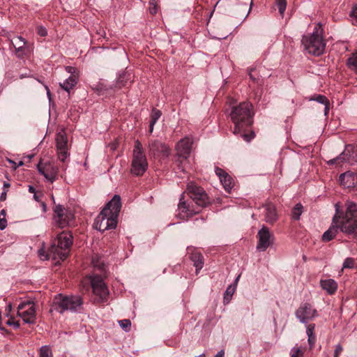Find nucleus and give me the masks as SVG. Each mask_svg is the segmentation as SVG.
Masks as SVG:
<instances>
[{
	"mask_svg": "<svg viewBox=\"0 0 357 357\" xmlns=\"http://www.w3.org/2000/svg\"><path fill=\"white\" fill-rule=\"evenodd\" d=\"M57 153H58L59 159L63 162H64L66 161L68 156L69 155L68 149L57 150Z\"/></svg>",
	"mask_w": 357,
	"mask_h": 357,
	"instance_id": "4c0bfd02",
	"label": "nucleus"
},
{
	"mask_svg": "<svg viewBox=\"0 0 357 357\" xmlns=\"http://www.w3.org/2000/svg\"><path fill=\"white\" fill-rule=\"evenodd\" d=\"M249 76H250V78L251 79H252L254 82H255L257 80V79L254 77V75H252V74L251 73V71L249 73Z\"/></svg>",
	"mask_w": 357,
	"mask_h": 357,
	"instance_id": "4d7b16f0",
	"label": "nucleus"
},
{
	"mask_svg": "<svg viewBox=\"0 0 357 357\" xmlns=\"http://www.w3.org/2000/svg\"><path fill=\"white\" fill-rule=\"evenodd\" d=\"M190 258L193 262V265L196 268L195 273L197 275L199 271L203 268L204 257L199 252H193L191 254Z\"/></svg>",
	"mask_w": 357,
	"mask_h": 357,
	"instance_id": "b1692460",
	"label": "nucleus"
},
{
	"mask_svg": "<svg viewBox=\"0 0 357 357\" xmlns=\"http://www.w3.org/2000/svg\"><path fill=\"white\" fill-rule=\"evenodd\" d=\"M149 11L152 15H154L157 13V6L153 1H150Z\"/></svg>",
	"mask_w": 357,
	"mask_h": 357,
	"instance_id": "a18cd8bd",
	"label": "nucleus"
},
{
	"mask_svg": "<svg viewBox=\"0 0 357 357\" xmlns=\"http://www.w3.org/2000/svg\"><path fill=\"white\" fill-rule=\"evenodd\" d=\"M346 211L343 213L339 209L337 220L340 222V231L357 240V204L347 200Z\"/></svg>",
	"mask_w": 357,
	"mask_h": 357,
	"instance_id": "7ed1b4c3",
	"label": "nucleus"
},
{
	"mask_svg": "<svg viewBox=\"0 0 357 357\" xmlns=\"http://www.w3.org/2000/svg\"><path fill=\"white\" fill-rule=\"evenodd\" d=\"M192 140L190 137L181 139L176 144L177 157L187 160L191 151Z\"/></svg>",
	"mask_w": 357,
	"mask_h": 357,
	"instance_id": "f3484780",
	"label": "nucleus"
},
{
	"mask_svg": "<svg viewBox=\"0 0 357 357\" xmlns=\"http://www.w3.org/2000/svg\"><path fill=\"white\" fill-rule=\"evenodd\" d=\"M348 66L357 73V53L353 54L347 61Z\"/></svg>",
	"mask_w": 357,
	"mask_h": 357,
	"instance_id": "7c9ffc66",
	"label": "nucleus"
},
{
	"mask_svg": "<svg viewBox=\"0 0 357 357\" xmlns=\"http://www.w3.org/2000/svg\"><path fill=\"white\" fill-rule=\"evenodd\" d=\"M257 236L258 242L256 249L259 252L266 251L273 243L274 236L269 229L264 225L258 231Z\"/></svg>",
	"mask_w": 357,
	"mask_h": 357,
	"instance_id": "ddd939ff",
	"label": "nucleus"
},
{
	"mask_svg": "<svg viewBox=\"0 0 357 357\" xmlns=\"http://www.w3.org/2000/svg\"><path fill=\"white\" fill-rule=\"evenodd\" d=\"M45 89H46V91H47V96L49 97V98H50L51 93H50V89H49V88H48V86L45 85Z\"/></svg>",
	"mask_w": 357,
	"mask_h": 357,
	"instance_id": "5fc2aeb1",
	"label": "nucleus"
},
{
	"mask_svg": "<svg viewBox=\"0 0 357 357\" xmlns=\"http://www.w3.org/2000/svg\"><path fill=\"white\" fill-rule=\"evenodd\" d=\"M24 165V162L22 161H20L19 163H18V166H22Z\"/></svg>",
	"mask_w": 357,
	"mask_h": 357,
	"instance_id": "0e129e2a",
	"label": "nucleus"
},
{
	"mask_svg": "<svg viewBox=\"0 0 357 357\" xmlns=\"http://www.w3.org/2000/svg\"><path fill=\"white\" fill-rule=\"evenodd\" d=\"M148 148L150 155L167 158L169 155L168 146L158 139L150 140Z\"/></svg>",
	"mask_w": 357,
	"mask_h": 357,
	"instance_id": "4468645a",
	"label": "nucleus"
},
{
	"mask_svg": "<svg viewBox=\"0 0 357 357\" xmlns=\"http://www.w3.org/2000/svg\"><path fill=\"white\" fill-rule=\"evenodd\" d=\"M121 208V197L115 195L95 219L94 228L102 232L114 229Z\"/></svg>",
	"mask_w": 357,
	"mask_h": 357,
	"instance_id": "f03ea898",
	"label": "nucleus"
},
{
	"mask_svg": "<svg viewBox=\"0 0 357 357\" xmlns=\"http://www.w3.org/2000/svg\"><path fill=\"white\" fill-rule=\"evenodd\" d=\"M321 287L330 295L335 294L337 289V282L333 279L321 280L320 281Z\"/></svg>",
	"mask_w": 357,
	"mask_h": 357,
	"instance_id": "4be33fe9",
	"label": "nucleus"
},
{
	"mask_svg": "<svg viewBox=\"0 0 357 357\" xmlns=\"http://www.w3.org/2000/svg\"><path fill=\"white\" fill-rule=\"evenodd\" d=\"M324 106V114L327 116L329 112L330 102H328V103L325 104Z\"/></svg>",
	"mask_w": 357,
	"mask_h": 357,
	"instance_id": "603ef678",
	"label": "nucleus"
},
{
	"mask_svg": "<svg viewBox=\"0 0 357 357\" xmlns=\"http://www.w3.org/2000/svg\"><path fill=\"white\" fill-rule=\"evenodd\" d=\"M89 279L93 292L97 296L96 302L106 301L109 295V290L102 278L100 275H93L90 276Z\"/></svg>",
	"mask_w": 357,
	"mask_h": 357,
	"instance_id": "9d476101",
	"label": "nucleus"
},
{
	"mask_svg": "<svg viewBox=\"0 0 357 357\" xmlns=\"http://www.w3.org/2000/svg\"><path fill=\"white\" fill-rule=\"evenodd\" d=\"M73 244V236L70 231H63L58 234L57 238L54 241L49 251L58 257L60 259L64 260L68 255V249Z\"/></svg>",
	"mask_w": 357,
	"mask_h": 357,
	"instance_id": "423d86ee",
	"label": "nucleus"
},
{
	"mask_svg": "<svg viewBox=\"0 0 357 357\" xmlns=\"http://www.w3.org/2000/svg\"><path fill=\"white\" fill-rule=\"evenodd\" d=\"M335 207V214L333 218L332 225L322 235V241L324 242H328L333 239L338 233V231L340 230V222L337 220V217H341L340 215H337L339 213V203H337Z\"/></svg>",
	"mask_w": 357,
	"mask_h": 357,
	"instance_id": "2eb2a0df",
	"label": "nucleus"
},
{
	"mask_svg": "<svg viewBox=\"0 0 357 357\" xmlns=\"http://www.w3.org/2000/svg\"><path fill=\"white\" fill-rule=\"evenodd\" d=\"M12 43L16 52L20 53L22 51V49L26 44V41L22 36H17L14 39Z\"/></svg>",
	"mask_w": 357,
	"mask_h": 357,
	"instance_id": "bb28decb",
	"label": "nucleus"
},
{
	"mask_svg": "<svg viewBox=\"0 0 357 357\" xmlns=\"http://www.w3.org/2000/svg\"><path fill=\"white\" fill-rule=\"evenodd\" d=\"M196 357H205V356H204V354H201V355H199L198 356H196Z\"/></svg>",
	"mask_w": 357,
	"mask_h": 357,
	"instance_id": "338daca9",
	"label": "nucleus"
},
{
	"mask_svg": "<svg viewBox=\"0 0 357 357\" xmlns=\"http://www.w3.org/2000/svg\"><path fill=\"white\" fill-rule=\"evenodd\" d=\"M9 186H10V183H4V184H3V188H8Z\"/></svg>",
	"mask_w": 357,
	"mask_h": 357,
	"instance_id": "052dcab7",
	"label": "nucleus"
},
{
	"mask_svg": "<svg viewBox=\"0 0 357 357\" xmlns=\"http://www.w3.org/2000/svg\"><path fill=\"white\" fill-rule=\"evenodd\" d=\"M29 191L30 192H35V188L33 186L30 185L29 188Z\"/></svg>",
	"mask_w": 357,
	"mask_h": 357,
	"instance_id": "13d9d810",
	"label": "nucleus"
},
{
	"mask_svg": "<svg viewBox=\"0 0 357 357\" xmlns=\"http://www.w3.org/2000/svg\"><path fill=\"white\" fill-rule=\"evenodd\" d=\"M239 278H240V275H238L237 278L235 280V283H237V282L238 281Z\"/></svg>",
	"mask_w": 357,
	"mask_h": 357,
	"instance_id": "69168bd1",
	"label": "nucleus"
},
{
	"mask_svg": "<svg viewBox=\"0 0 357 357\" xmlns=\"http://www.w3.org/2000/svg\"><path fill=\"white\" fill-rule=\"evenodd\" d=\"M300 352V349L294 348L291 357H298V354Z\"/></svg>",
	"mask_w": 357,
	"mask_h": 357,
	"instance_id": "8fccbe9b",
	"label": "nucleus"
},
{
	"mask_svg": "<svg viewBox=\"0 0 357 357\" xmlns=\"http://www.w3.org/2000/svg\"><path fill=\"white\" fill-rule=\"evenodd\" d=\"M79 79L78 75L69 76L63 82L59 83V86L61 89L70 93V90L73 89L77 84Z\"/></svg>",
	"mask_w": 357,
	"mask_h": 357,
	"instance_id": "5701e85b",
	"label": "nucleus"
},
{
	"mask_svg": "<svg viewBox=\"0 0 357 357\" xmlns=\"http://www.w3.org/2000/svg\"><path fill=\"white\" fill-rule=\"evenodd\" d=\"M17 314L26 324H32L36 321V308L32 301H28L20 303L17 307Z\"/></svg>",
	"mask_w": 357,
	"mask_h": 357,
	"instance_id": "f8f14e48",
	"label": "nucleus"
},
{
	"mask_svg": "<svg viewBox=\"0 0 357 357\" xmlns=\"http://www.w3.org/2000/svg\"><path fill=\"white\" fill-rule=\"evenodd\" d=\"M323 32L321 24L319 23L312 33L303 36L302 44L309 54L314 56H320L324 54L326 43L323 39Z\"/></svg>",
	"mask_w": 357,
	"mask_h": 357,
	"instance_id": "20e7f679",
	"label": "nucleus"
},
{
	"mask_svg": "<svg viewBox=\"0 0 357 357\" xmlns=\"http://www.w3.org/2000/svg\"><path fill=\"white\" fill-rule=\"evenodd\" d=\"M214 357H225V351L221 349Z\"/></svg>",
	"mask_w": 357,
	"mask_h": 357,
	"instance_id": "864d4df0",
	"label": "nucleus"
},
{
	"mask_svg": "<svg viewBox=\"0 0 357 357\" xmlns=\"http://www.w3.org/2000/svg\"><path fill=\"white\" fill-rule=\"evenodd\" d=\"M215 172L220 179L222 178V177H224L225 176H226L227 174H228L224 169H222L218 167H215Z\"/></svg>",
	"mask_w": 357,
	"mask_h": 357,
	"instance_id": "a19ab883",
	"label": "nucleus"
},
{
	"mask_svg": "<svg viewBox=\"0 0 357 357\" xmlns=\"http://www.w3.org/2000/svg\"><path fill=\"white\" fill-rule=\"evenodd\" d=\"M314 324H310L307 327L306 333L308 336V342L310 346H312L314 344L315 340H316V337L314 335Z\"/></svg>",
	"mask_w": 357,
	"mask_h": 357,
	"instance_id": "c85d7f7f",
	"label": "nucleus"
},
{
	"mask_svg": "<svg viewBox=\"0 0 357 357\" xmlns=\"http://www.w3.org/2000/svg\"><path fill=\"white\" fill-rule=\"evenodd\" d=\"M344 162H348L351 165L357 162V147L351 144L347 145L344 151L335 158L330 160L328 162V164L339 165Z\"/></svg>",
	"mask_w": 357,
	"mask_h": 357,
	"instance_id": "9b49d317",
	"label": "nucleus"
},
{
	"mask_svg": "<svg viewBox=\"0 0 357 357\" xmlns=\"http://www.w3.org/2000/svg\"><path fill=\"white\" fill-rule=\"evenodd\" d=\"M6 190H5L3 192H1V195H0V200L1 201H5L6 199Z\"/></svg>",
	"mask_w": 357,
	"mask_h": 357,
	"instance_id": "3c124183",
	"label": "nucleus"
},
{
	"mask_svg": "<svg viewBox=\"0 0 357 357\" xmlns=\"http://www.w3.org/2000/svg\"><path fill=\"white\" fill-rule=\"evenodd\" d=\"M37 33L42 37H45L47 35V30L45 27L40 26L37 27Z\"/></svg>",
	"mask_w": 357,
	"mask_h": 357,
	"instance_id": "79ce46f5",
	"label": "nucleus"
},
{
	"mask_svg": "<svg viewBox=\"0 0 357 357\" xmlns=\"http://www.w3.org/2000/svg\"><path fill=\"white\" fill-rule=\"evenodd\" d=\"M310 100L317 101L321 104L325 105L328 103L329 100L328 98L324 95H317L314 97H312L309 99Z\"/></svg>",
	"mask_w": 357,
	"mask_h": 357,
	"instance_id": "f704fd0d",
	"label": "nucleus"
},
{
	"mask_svg": "<svg viewBox=\"0 0 357 357\" xmlns=\"http://www.w3.org/2000/svg\"><path fill=\"white\" fill-rule=\"evenodd\" d=\"M53 211L54 223L61 229L70 225L74 220V214L61 204L56 205Z\"/></svg>",
	"mask_w": 357,
	"mask_h": 357,
	"instance_id": "1a4fd4ad",
	"label": "nucleus"
},
{
	"mask_svg": "<svg viewBox=\"0 0 357 357\" xmlns=\"http://www.w3.org/2000/svg\"><path fill=\"white\" fill-rule=\"evenodd\" d=\"M82 304V298L79 296H63L60 294L55 296L53 302L54 310L60 313L66 310L73 312H79Z\"/></svg>",
	"mask_w": 357,
	"mask_h": 357,
	"instance_id": "39448f33",
	"label": "nucleus"
},
{
	"mask_svg": "<svg viewBox=\"0 0 357 357\" xmlns=\"http://www.w3.org/2000/svg\"><path fill=\"white\" fill-rule=\"evenodd\" d=\"M252 105L249 102H243L236 106H234L230 113V117L234 123L233 133L240 135V137L245 142H250L255 136L253 131L245 133L248 127L250 126L252 121Z\"/></svg>",
	"mask_w": 357,
	"mask_h": 357,
	"instance_id": "f257e3e1",
	"label": "nucleus"
},
{
	"mask_svg": "<svg viewBox=\"0 0 357 357\" xmlns=\"http://www.w3.org/2000/svg\"><path fill=\"white\" fill-rule=\"evenodd\" d=\"M119 324L120 326L122 328V329L126 332H128L130 331L131 321L129 319L120 320L119 321Z\"/></svg>",
	"mask_w": 357,
	"mask_h": 357,
	"instance_id": "c9c22d12",
	"label": "nucleus"
},
{
	"mask_svg": "<svg viewBox=\"0 0 357 357\" xmlns=\"http://www.w3.org/2000/svg\"><path fill=\"white\" fill-rule=\"evenodd\" d=\"M187 192L193 202L200 207H206L210 204L208 195L202 187L194 182L187 185Z\"/></svg>",
	"mask_w": 357,
	"mask_h": 357,
	"instance_id": "6e6552de",
	"label": "nucleus"
},
{
	"mask_svg": "<svg viewBox=\"0 0 357 357\" xmlns=\"http://www.w3.org/2000/svg\"><path fill=\"white\" fill-rule=\"evenodd\" d=\"M342 185L346 188L357 189V173L350 171L341 174L339 177Z\"/></svg>",
	"mask_w": 357,
	"mask_h": 357,
	"instance_id": "a211bd4d",
	"label": "nucleus"
},
{
	"mask_svg": "<svg viewBox=\"0 0 357 357\" xmlns=\"http://www.w3.org/2000/svg\"><path fill=\"white\" fill-rule=\"evenodd\" d=\"M183 160H184L182 159V158H178L177 156H176V158L175 159V162L177 163L178 169L181 172H185V169H184V167L183 165Z\"/></svg>",
	"mask_w": 357,
	"mask_h": 357,
	"instance_id": "37998d69",
	"label": "nucleus"
},
{
	"mask_svg": "<svg viewBox=\"0 0 357 357\" xmlns=\"http://www.w3.org/2000/svg\"><path fill=\"white\" fill-rule=\"evenodd\" d=\"M354 259L353 258H347L343 263V268H351L354 266Z\"/></svg>",
	"mask_w": 357,
	"mask_h": 357,
	"instance_id": "58836bf2",
	"label": "nucleus"
},
{
	"mask_svg": "<svg viewBox=\"0 0 357 357\" xmlns=\"http://www.w3.org/2000/svg\"><path fill=\"white\" fill-rule=\"evenodd\" d=\"M148 169V162L142 143L137 139L132 153L130 172L137 176H142Z\"/></svg>",
	"mask_w": 357,
	"mask_h": 357,
	"instance_id": "0eeeda50",
	"label": "nucleus"
},
{
	"mask_svg": "<svg viewBox=\"0 0 357 357\" xmlns=\"http://www.w3.org/2000/svg\"><path fill=\"white\" fill-rule=\"evenodd\" d=\"M342 350H343L342 347L340 344H337L335 347V351H334V355L339 356L341 354V352L342 351Z\"/></svg>",
	"mask_w": 357,
	"mask_h": 357,
	"instance_id": "49530a36",
	"label": "nucleus"
},
{
	"mask_svg": "<svg viewBox=\"0 0 357 357\" xmlns=\"http://www.w3.org/2000/svg\"><path fill=\"white\" fill-rule=\"evenodd\" d=\"M6 324L8 326H13L15 328H18L20 327V324L18 321H15L12 319H8L6 321Z\"/></svg>",
	"mask_w": 357,
	"mask_h": 357,
	"instance_id": "c03bdc74",
	"label": "nucleus"
},
{
	"mask_svg": "<svg viewBox=\"0 0 357 357\" xmlns=\"http://www.w3.org/2000/svg\"><path fill=\"white\" fill-rule=\"evenodd\" d=\"M220 181L222 184L225 191L229 193L234 187L233 178L229 174H227L220 178Z\"/></svg>",
	"mask_w": 357,
	"mask_h": 357,
	"instance_id": "a878e982",
	"label": "nucleus"
},
{
	"mask_svg": "<svg viewBox=\"0 0 357 357\" xmlns=\"http://www.w3.org/2000/svg\"><path fill=\"white\" fill-rule=\"evenodd\" d=\"M33 157V155H29V159H31Z\"/></svg>",
	"mask_w": 357,
	"mask_h": 357,
	"instance_id": "774afa93",
	"label": "nucleus"
},
{
	"mask_svg": "<svg viewBox=\"0 0 357 357\" xmlns=\"http://www.w3.org/2000/svg\"><path fill=\"white\" fill-rule=\"evenodd\" d=\"M236 290V285L235 284H230L229 287H227L225 294H224V303H229L230 300L231 299V297Z\"/></svg>",
	"mask_w": 357,
	"mask_h": 357,
	"instance_id": "cd10ccee",
	"label": "nucleus"
},
{
	"mask_svg": "<svg viewBox=\"0 0 357 357\" xmlns=\"http://www.w3.org/2000/svg\"><path fill=\"white\" fill-rule=\"evenodd\" d=\"M65 69L68 73L70 74V76L78 75L77 69L73 66H68L65 67Z\"/></svg>",
	"mask_w": 357,
	"mask_h": 357,
	"instance_id": "ea45409f",
	"label": "nucleus"
},
{
	"mask_svg": "<svg viewBox=\"0 0 357 357\" xmlns=\"http://www.w3.org/2000/svg\"><path fill=\"white\" fill-rule=\"evenodd\" d=\"M1 215H3V216L6 215V211L4 209H2L1 211Z\"/></svg>",
	"mask_w": 357,
	"mask_h": 357,
	"instance_id": "e2e57ef3",
	"label": "nucleus"
},
{
	"mask_svg": "<svg viewBox=\"0 0 357 357\" xmlns=\"http://www.w3.org/2000/svg\"><path fill=\"white\" fill-rule=\"evenodd\" d=\"M247 2L245 3V4H247L248 2L250 1V6H252V0H246ZM250 8H251V7H250ZM250 10V9H249V11Z\"/></svg>",
	"mask_w": 357,
	"mask_h": 357,
	"instance_id": "680f3d73",
	"label": "nucleus"
},
{
	"mask_svg": "<svg viewBox=\"0 0 357 357\" xmlns=\"http://www.w3.org/2000/svg\"><path fill=\"white\" fill-rule=\"evenodd\" d=\"M7 226V220L6 218H0V229L3 230Z\"/></svg>",
	"mask_w": 357,
	"mask_h": 357,
	"instance_id": "de8ad7c7",
	"label": "nucleus"
},
{
	"mask_svg": "<svg viewBox=\"0 0 357 357\" xmlns=\"http://www.w3.org/2000/svg\"><path fill=\"white\" fill-rule=\"evenodd\" d=\"M350 16L357 20V5H356L351 10Z\"/></svg>",
	"mask_w": 357,
	"mask_h": 357,
	"instance_id": "09e8293b",
	"label": "nucleus"
},
{
	"mask_svg": "<svg viewBox=\"0 0 357 357\" xmlns=\"http://www.w3.org/2000/svg\"><path fill=\"white\" fill-rule=\"evenodd\" d=\"M303 206L301 204H297L292 210V218L298 220L303 213Z\"/></svg>",
	"mask_w": 357,
	"mask_h": 357,
	"instance_id": "c756f323",
	"label": "nucleus"
},
{
	"mask_svg": "<svg viewBox=\"0 0 357 357\" xmlns=\"http://www.w3.org/2000/svg\"><path fill=\"white\" fill-rule=\"evenodd\" d=\"M38 169L39 173L43 175L48 181L53 183L56 180L58 174V168L56 166L50 163H45L43 167L38 165Z\"/></svg>",
	"mask_w": 357,
	"mask_h": 357,
	"instance_id": "6ab92c4d",
	"label": "nucleus"
},
{
	"mask_svg": "<svg viewBox=\"0 0 357 357\" xmlns=\"http://www.w3.org/2000/svg\"><path fill=\"white\" fill-rule=\"evenodd\" d=\"M153 126H154V125H152V122H151V121H150V125H149V132H153Z\"/></svg>",
	"mask_w": 357,
	"mask_h": 357,
	"instance_id": "6e6d98bb",
	"label": "nucleus"
},
{
	"mask_svg": "<svg viewBox=\"0 0 357 357\" xmlns=\"http://www.w3.org/2000/svg\"><path fill=\"white\" fill-rule=\"evenodd\" d=\"M261 209L264 215V220L271 225H273L278 220V214L275 206L272 203L264 204Z\"/></svg>",
	"mask_w": 357,
	"mask_h": 357,
	"instance_id": "412c9836",
	"label": "nucleus"
},
{
	"mask_svg": "<svg viewBox=\"0 0 357 357\" xmlns=\"http://www.w3.org/2000/svg\"><path fill=\"white\" fill-rule=\"evenodd\" d=\"M277 6L278 8L279 13L281 15H283L286 6H287V2L286 0H277Z\"/></svg>",
	"mask_w": 357,
	"mask_h": 357,
	"instance_id": "e433bc0d",
	"label": "nucleus"
},
{
	"mask_svg": "<svg viewBox=\"0 0 357 357\" xmlns=\"http://www.w3.org/2000/svg\"><path fill=\"white\" fill-rule=\"evenodd\" d=\"M296 317L301 323L306 324L317 316V310L309 303L302 304L296 312Z\"/></svg>",
	"mask_w": 357,
	"mask_h": 357,
	"instance_id": "dca6fc26",
	"label": "nucleus"
},
{
	"mask_svg": "<svg viewBox=\"0 0 357 357\" xmlns=\"http://www.w3.org/2000/svg\"><path fill=\"white\" fill-rule=\"evenodd\" d=\"M39 357H52L51 348L47 345L41 347Z\"/></svg>",
	"mask_w": 357,
	"mask_h": 357,
	"instance_id": "473e14b6",
	"label": "nucleus"
},
{
	"mask_svg": "<svg viewBox=\"0 0 357 357\" xmlns=\"http://www.w3.org/2000/svg\"><path fill=\"white\" fill-rule=\"evenodd\" d=\"M57 150L68 149V138L64 133L59 132L56 137Z\"/></svg>",
	"mask_w": 357,
	"mask_h": 357,
	"instance_id": "393cba45",
	"label": "nucleus"
},
{
	"mask_svg": "<svg viewBox=\"0 0 357 357\" xmlns=\"http://www.w3.org/2000/svg\"><path fill=\"white\" fill-rule=\"evenodd\" d=\"M128 80V75L126 73H122L119 75L116 80V85L119 88H121L126 85Z\"/></svg>",
	"mask_w": 357,
	"mask_h": 357,
	"instance_id": "2f4dec72",
	"label": "nucleus"
},
{
	"mask_svg": "<svg viewBox=\"0 0 357 357\" xmlns=\"http://www.w3.org/2000/svg\"><path fill=\"white\" fill-rule=\"evenodd\" d=\"M162 112L157 109H153L151 114V121L152 122V125H155L159 118L161 116Z\"/></svg>",
	"mask_w": 357,
	"mask_h": 357,
	"instance_id": "72a5a7b5",
	"label": "nucleus"
},
{
	"mask_svg": "<svg viewBox=\"0 0 357 357\" xmlns=\"http://www.w3.org/2000/svg\"><path fill=\"white\" fill-rule=\"evenodd\" d=\"M183 195H181L180 198L179 203L178 204V210L179 211L178 215L181 219H185L188 217H191L193 215L199 213V211H195L194 208L190 206L188 204H187L184 200Z\"/></svg>",
	"mask_w": 357,
	"mask_h": 357,
	"instance_id": "aec40b11",
	"label": "nucleus"
},
{
	"mask_svg": "<svg viewBox=\"0 0 357 357\" xmlns=\"http://www.w3.org/2000/svg\"><path fill=\"white\" fill-rule=\"evenodd\" d=\"M42 206H43V211L45 212L46 211V208H47V206H46V204L44 202L42 203Z\"/></svg>",
	"mask_w": 357,
	"mask_h": 357,
	"instance_id": "bf43d9fd",
	"label": "nucleus"
}]
</instances>
